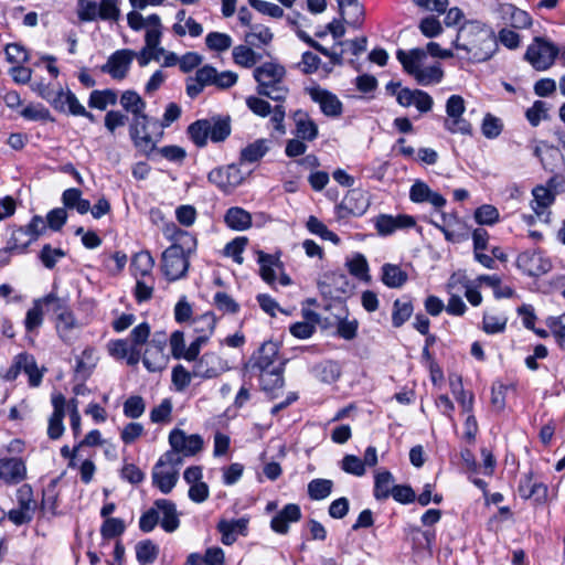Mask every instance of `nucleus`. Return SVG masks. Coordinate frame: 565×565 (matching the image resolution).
Wrapping results in <instances>:
<instances>
[{"label":"nucleus","instance_id":"f257e3e1","mask_svg":"<svg viewBox=\"0 0 565 565\" xmlns=\"http://www.w3.org/2000/svg\"><path fill=\"white\" fill-rule=\"evenodd\" d=\"M454 46L466 51L470 60L476 63L490 60L498 51L494 33L479 22H466L461 25Z\"/></svg>","mask_w":565,"mask_h":565},{"label":"nucleus","instance_id":"f03ea898","mask_svg":"<svg viewBox=\"0 0 565 565\" xmlns=\"http://www.w3.org/2000/svg\"><path fill=\"white\" fill-rule=\"evenodd\" d=\"M253 77L257 83L256 92L274 102H284L289 88L285 84L286 68L275 62H265L254 68Z\"/></svg>","mask_w":565,"mask_h":565},{"label":"nucleus","instance_id":"7ed1b4c3","mask_svg":"<svg viewBox=\"0 0 565 565\" xmlns=\"http://www.w3.org/2000/svg\"><path fill=\"white\" fill-rule=\"evenodd\" d=\"M237 81L238 75L235 72H218L214 66L205 64L199 67L193 76L185 79V92L191 99H195L207 86L225 90L233 87Z\"/></svg>","mask_w":565,"mask_h":565},{"label":"nucleus","instance_id":"20e7f679","mask_svg":"<svg viewBox=\"0 0 565 565\" xmlns=\"http://www.w3.org/2000/svg\"><path fill=\"white\" fill-rule=\"evenodd\" d=\"M231 118L228 116H213L199 119L188 127V134L193 143L203 148L210 139L212 142H222L231 135Z\"/></svg>","mask_w":565,"mask_h":565},{"label":"nucleus","instance_id":"39448f33","mask_svg":"<svg viewBox=\"0 0 565 565\" xmlns=\"http://www.w3.org/2000/svg\"><path fill=\"white\" fill-rule=\"evenodd\" d=\"M153 130H157L161 137L162 132L159 131V121L156 118L149 117L146 113L131 117L129 136L134 146L143 153H149L156 148L157 140L152 137Z\"/></svg>","mask_w":565,"mask_h":565},{"label":"nucleus","instance_id":"423d86ee","mask_svg":"<svg viewBox=\"0 0 565 565\" xmlns=\"http://www.w3.org/2000/svg\"><path fill=\"white\" fill-rule=\"evenodd\" d=\"M558 53L559 50L555 44L536 36L527 46L524 58L534 70L546 71L554 64Z\"/></svg>","mask_w":565,"mask_h":565},{"label":"nucleus","instance_id":"0eeeda50","mask_svg":"<svg viewBox=\"0 0 565 565\" xmlns=\"http://www.w3.org/2000/svg\"><path fill=\"white\" fill-rule=\"evenodd\" d=\"M179 247H168L161 257V268L166 278L170 281L182 279L190 267V258L182 255Z\"/></svg>","mask_w":565,"mask_h":565},{"label":"nucleus","instance_id":"6e6552de","mask_svg":"<svg viewBox=\"0 0 565 565\" xmlns=\"http://www.w3.org/2000/svg\"><path fill=\"white\" fill-rule=\"evenodd\" d=\"M245 177L237 164L215 168L207 174L209 182L216 185L224 193H231L241 185Z\"/></svg>","mask_w":565,"mask_h":565},{"label":"nucleus","instance_id":"1a4fd4ad","mask_svg":"<svg viewBox=\"0 0 565 565\" xmlns=\"http://www.w3.org/2000/svg\"><path fill=\"white\" fill-rule=\"evenodd\" d=\"M227 370L226 362L214 352H206L194 361L191 374L202 380L214 379Z\"/></svg>","mask_w":565,"mask_h":565},{"label":"nucleus","instance_id":"9d476101","mask_svg":"<svg viewBox=\"0 0 565 565\" xmlns=\"http://www.w3.org/2000/svg\"><path fill=\"white\" fill-rule=\"evenodd\" d=\"M278 352L279 347L276 342H264L250 358L247 367L257 371L275 370V366L284 367V363L278 360Z\"/></svg>","mask_w":565,"mask_h":565},{"label":"nucleus","instance_id":"9b49d317","mask_svg":"<svg viewBox=\"0 0 565 565\" xmlns=\"http://www.w3.org/2000/svg\"><path fill=\"white\" fill-rule=\"evenodd\" d=\"M169 444L184 457H190L201 451L203 439L198 434L186 435L182 429L174 428L169 434Z\"/></svg>","mask_w":565,"mask_h":565},{"label":"nucleus","instance_id":"f8f14e48","mask_svg":"<svg viewBox=\"0 0 565 565\" xmlns=\"http://www.w3.org/2000/svg\"><path fill=\"white\" fill-rule=\"evenodd\" d=\"M310 98L319 104L321 111L328 117H339L343 105L338 96L320 86L307 88Z\"/></svg>","mask_w":565,"mask_h":565},{"label":"nucleus","instance_id":"ddd939ff","mask_svg":"<svg viewBox=\"0 0 565 565\" xmlns=\"http://www.w3.org/2000/svg\"><path fill=\"white\" fill-rule=\"evenodd\" d=\"M166 342L167 339L164 333H156L146 349L142 362L150 372H158L164 367L166 355L163 350L166 348Z\"/></svg>","mask_w":565,"mask_h":565},{"label":"nucleus","instance_id":"4468645a","mask_svg":"<svg viewBox=\"0 0 565 565\" xmlns=\"http://www.w3.org/2000/svg\"><path fill=\"white\" fill-rule=\"evenodd\" d=\"M134 57V51L118 50L108 57L107 63L102 66V72L109 74L115 79H122L126 77Z\"/></svg>","mask_w":565,"mask_h":565},{"label":"nucleus","instance_id":"2eb2a0df","mask_svg":"<svg viewBox=\"0 0 565 565\" xmlns=\"http://www.w3.org/2000/svg\"><path fill=\"white\" fill-rule=\"evenodd\" d=\"M518 267L529 276H541L551 270L552 264L541 253L523 252L516 258Z\"/></svg>","mask_w":565,"mask_h":565},{"label":"nucleus","instance_id":"dca6fc26","mask_svg":"<svg viewBox=\"0 0 565 565\" xmlns=\"http://www.w3.org/2000/svg\"><path fill=\"white\" fill-rule=\"evenodd\" d=\"M415 218L405 214L397 216L380 214L374 223L377 233L382 236L391 235L397 230L411 228L415 226Z\"/></svg>","mask_w":565,"mask_h":565},{"label":"nucleus","instance_id":"f3484780","mask_svg":"<svg viewBox=\"0 0 565 565\" xmlns=\"http://www.w3.org/2000/svg\"><path fill=\"white\" fill-rule=\"evenodd\" d=\"M301 519L300 507L296 503L286 504L270 521V527L278 534H287L289 524Z\"/></svg>","mask_w":565,"mask_h":565},{"label":"nucleus","instance_id":"a211bd4d","mask_svg":"<svg viewBox=\"0 0 565 565\" xmlns=\"http://www.w3.org/2000/svg\"><path fill=\"white\" fill-rule=\"evenodd\" d=\"M248 520L245 518L235 520H221L216 529L221 533V542L224 545H232L238 535H247Z\"/></svg>","mask_w":565,"mask_h":565},{"label":"nucleus","instance_id":"6ab92c4d","mask_svg":"<svg viewBox=\"0 0 565 565\" xmlns=\"http://www.w3.org/2000/svg\"><path fill=\"white\" fill-rule=\"evenodd\" d=\"M152 484L160 490L161 493H170L179 480V471L172 470L166 466H159L157 462L152 469Z\"/></svg>","mask_w":565,"mask_h":565},{"label":"nucleus","instance_id":"aec40b11","mask_svg":"<svg viewBox=\"0 0 565 565\" xmlns=\"http://www.w3.org/2000/svg\"><path fill=\"white\" fill-rule=\"evenodd\" d=\"M26 475L24 462L19 458L0 459V479L6 483L15 484L21 482Z\"/></svg>","mask_w":565,"mask_h":565},{"label":"nucleus","instance_id":"412c9836","mask_svg":"<svg viewBox=\"0 0 565 565\" xmlns=\"http://www.w3.org/2000/svg\"><path fill=\"white\" fill-rule=\"evenodd\" d=\"M154 505L159 508L160 512L162 513V519L160 521L161 527L167 533L177 531L180 526V519L175 503L168 499H157L154 501Z\"/></svg>","mask_w":565,"mask_h":565},{"label":"nucleus","instance_id":"4be33fe9","mask_svg":"<svg viewBox=\"0 0 565 565\" xmlns=\"http://www.w3.org/2000/svg\"><path fill=\"white\" fill-rule=\"evenodd\" d=\"M396 57L403 65L404 71L415 77L420 68L422 61L426 57V52L419 47L412 49L408 52L398 50Z\"/></svg>","mask_w":565,"mask_h":565},{"label":"nucleus","instance_id":"5701e85b","mask_svg":"<svg viewBox=\"0 0 565 565\" xmlns=\"http://www.w3.org/2000/svg\"><path fill=\"white\" fill-rule=\"evenodd\" d=\"M224 222L234 231H245L252 226V215L243 207L233 206L226 211Z\"/></svg>","mask_w":565,"mask_h":565},{"label":"nucleus","instance_id":"b1692460","mask_svg":"<svg viewBox=\"0 0 565 565\" xmlns=\"http://www.w3.org/2000/svg\"><path fill=\"white\" fill-rule=\"evenodd\" d=\"M17 365L29 376L30 386L36 387L41 384L43 373L39 370L33 355L28 353L18 354Z\"/></svg>","mask_w":565,"mask_h":565},{"label":"nucleus","instance_id":"393cba45","mask_svg":"<svg viewBox=\"0 0 565 565\" xmlns=\"http://www.w3.org/2000/svg\"><path fill=\"white\" fill-rule=\"evenodd\" d=\"M296 136L301 140L312 141L318 136V126L307 113L298 110L295 113Z\"/></svg>","mask_w":565,"mask_h":565},{"label":"nucleus","instance_id":"a878e982","mask_svg":"<svg viewBox=\"0 0 565 565\" xmlns=\"http://www.w3.org/2000/svg\"><path fill=\"white\" fill-rule=\"evenodd\" d=\"M284 367L275 366V370L257 371L262 390L275 396V391L284 386Z\"/></svg>","mask_w":565,"mask_h":565},{"label":"nucleus","instance_id":"bb28decb","mask_svg":"<svg viewBox=\"0 0 565 565\" xmlns=\"http://www.w3.org/2000/svg\"><path fill=\"white\" fill-rule=\"evenodd\" d=\"M382 282L388 288H401L408 279V275L398 265L386 263L382 266Z\"/></svg>","mask_w":565,"mask_h":565},{"label":"nucleus","instance_id":"cd10ccee","mask_svg":"<svg viewBox=\"0 0 565 565\" xmlns=\"http://www.w3.org/2000/svg\"><path fill=\"white\" fill-rule=\"evenodd\" d=\"M533 201L531 207L537 216H541L545 209L551 206L555 201V193L544 185H536L532 190Z\"/></svg>","mask_w":565,"mask_h":565},{"label":"nucleus","instance_id":"c85d7f7f","mask_svg":"<svg viewBox=\"0 0 565 565\" xmlns=\"http://www.w3.org/2000/svg\"><path fill=\"white\" fill-rule=\"evenodd\" d=\"M62 202L66 209H75L79 214H86L90 210V202L82 198L81 190L66 189L62 194Z\"/></svg>","mask_w":565,"mask_h":565},{"label":"nucleus","instance_id":"c756f323","mask_svg":"<svg viewBox=\"0 0 565 565\" xmlns=\"http://www.w3.org/2000/svg\"><path fill=\"white\" fill-rule=\"evenodd\" d=\"M120 105L132 117L145 114L146 102L135 90H125L120 96Z\"/></svg>","mask_w":565,"mask_h":565},{"label":"nucleus","instance_id":"7c9ffc66","mask_svg":"<svg viewBox=\"0 0 565 565\" xmlns=\"http://www.w3.org/2000/svg\"><path fill=\"white\" fill-rule=\"evenodd\" d=\"M147 31L145 35L146 46L151 49H157L160 44L161 35H162V24L161 19L158 14L153 13L147 17Z\"/></svg>","mask_w":565,"mask_h":565},{"label":"nucleus","instance_id":"2f4dec72","mask_svg":"<svg viewBox=\"0 0 565 565\" xmlns=\"http://www.w3.org/2000/svg\"><path fill=\"white\" fill-rule=\"evenodd\" d=\"M154 266V259L151 256V254L147 250L139 252L135 254V256L131 259V271L132 274L138 277H145L150 275L152 271V268Z\"/></svg>","mask_w":565,"mask_h":565},{"label":"nucleus","instance_id":"473e14b6","mask_svg":"<svg viewBox=\"0 0 565 565\" xmlns=\"http://www.w3.org/2000/svg\"><path fill=\"white\" fill-rule=\"evenodd\" d=\"M136 558L140 565L152 564L159 555V546L151 540H143L136 544Z\"/></svg>","mask_w":565,"mask_h":565},{"label":"nucleus","instance_id":"72a5a7b5","mask_svg":"<svg viewBox=\"0 0 565 565\" xmlns=\"http://www.w3.org/2000/svg\"><path fill=\"white\" fill-rule=\"evenodd\" d=\"M233 60L235 64L250 68L262 58L260 54H257L252 47L247 45H237L232 51Z\"/></svg>","mask_w":565,"mask_h":565},{"label":"nucleus","instance_id":"f704fd0d","mask_svg":"<svg viewBox=\"0 0 565 565\" xmlns=\"http://www.w3.org/2000/svg\"><path fill=\"white\" fill-rule=\"evenodd\" d=\"M76 328H78V322L72 310L64 315L60 313V317L56 318V330L64 342H70L73 339V331Z\"/></svg>","mask_w":565,"mask_h":565},{"label":"nucleus","instance_id":"c9c22d12","mask_svg":"<svg viewBox=\"0 0 565 565\" xmlns=\"http://www.w3.org/2000/svg\"><path fill=\"white\" fill-rule=\"evenodd\" d=\"M268 151L266 140L258 139L253 143H249L241 151L239 162L241 163H253L260 160Z\"/></svg>","mask_w":565,"mask_h":565},{"label":"nucleus","instance_id":"e433bc0d","mask_svg":"<svg viewBox=\"0 0 565 565\" xmlns=\"http://www.w3.org/2000/svg\"><path fill=\"white\" fill-rule=\"evenodd\" d=\"M341 11V17H349L350 23H360L364 17V7L359 0H335Z\"/></svg>","mask_w":565,"mask_h":565},{"label":"nucleus","instance_id":"4c0bfd02","mask_svg":"<svg viewBox=\"0 0 565 565\" xmlns=\"http://www.w3.org/2000/svg\"><path fill=\"white\" fill-rule=\"evenodd\" d=\"M316 376L323 383H334L341 375V367L338 362L324 361L315 367Z\"/></svg>","mask_w":565,"mask_h":565},{"label":"nucleus","instance_id":"58836bf2","mask_svg":"<svg viewBox=\"0 0 565 565\" xmlns=\"http://www.w3.org/2000/svg\"><path fill=\"white\" fill-rule=\"evenodd\" d=\"M443 78L444 71L439 63H436L427 67H420L415 76L416 82L423 86L438 84L443 81Z\"/></svg>","mask_w":565,"mask_h":565},{"label":"nucleus","instance_id":"ea45409f","mask_svg":"<svg viewBox=\"0 0 565 565\" xmlns=\"http://www.w3.org/2000/svg\"><path fill=\"white\" fill-rule=\"evenodd\" d=\"M414 307L411 300L396 299L393 303L392 324L402 327L413 315Z\"/></svg>","mask_w":565,"mask_h":565},{"label":"nucleus","instance_id":"a19ab883","mask_svg":"<svg viewBox=\"0 0 565 565\" xmlns=\"http://www.w3.org/2000/svg\"><path fill=\"white\" fill-rule=\"evenodd\" d=\"M451 393L455 395L457 402L467 412L472 409L473 395L463 390L461 377L458 375L450 376Z\"/></svg>","mask_w":565,"mask_h":565},{"label":"nucleus","instance_id":"79ce46f5","mask_svg":"<svg viewBox=\"0 0 565 565\" xmlns=\"http://www.w3.org/2000/svg\"><path fill=\"white\" fill-rule=\"evenodd\" d=\"M360 196V190L353 189L350 190L347 195L343 198L340 204L335 206V213L338 218H347L349 216H361L362 209L353 206L351 201L354 200V196Z\"/></svg>","mask_w":565,"mask_h":565},{"label":"nucleus","instance_id":"37998d69","mask_svg":"<svg viewBox=\"0 0 565 565\" xmlns=\"http://www.w3.org/2000/svg\"><path fill=\"white\" fill-rule=\"evenodd\" d=\"M233 44L231 35L217 31L207 33L205 36V45L210 51L223 53Z\"/></svg>","mask_w":565,"mask_h":565},{"label":"nucleus","instance_id":"c03bdc74","mask_svg":"<svg viewBox=\"0 0 565 565\" xmlns=\"http://www.w3.org/2000/svg\"><path fill=\"white\" fill-rule=\"evenodd\" d=\"M170 247H179L178 249H181L182 255L190 258L196 249V238L186 231L177 230L174 232V243Z\"/></svg>","mask_w":565,"mask_h":565},{"label":"nucleus","instance_id":"a18cd8bd","mask_svg":"<svg viewBox=\"0 0 565 565\" xmlns=\"http://www.w3.org/2000/svg\"><path fill=\"white\" fill-rule=\"evenodd\" d=\"M306 226L310 233L320 236L324 241H330L335 245L340 243V237L313 215L308 217Z\"/></svg>","mask_w":565,"mask_h":565},{"label":"nucleus","instance_id":"49530a36","mask_svg":"<svg viewBox=\"0 0 565 565\" xmlns=\"http://www.w3.org/2000/svg\"><path fill=\"white\" fill-rule=\"evenodd\" d=\"M394 478L390 471H383L375 476L374 497L385 500L392 494Z\"/></svg>","mask_w":565,"mask_h":565},{"label":"nucleus","instance_id":"de8ad7c7","mask_svg":"<svg viewBox=\"0 0 565 565\" xmlns=\"http://www.w3.org/2000/svg\"><path fill=\"white\" fill-rule=\"evenodd\" d=\"M117 103V94L113 89L93 90L89 95L88 106L104 110L108 105Z\"/></svg>","mask_w":565,"mask_h":565},{"label":"nucleus","instance_id":"09e8293b","mask_svg":"<svg viewBox=\"0 0 565 565\" xmlns=\"http://www.w3.org/2000/svg\"><path fill=\"white\" fill-rule=\"evenodd\" d=\"M216 327L215 315L211 311L196 317L193 320V330L198 335H206L207 339L213 334Z\"/></svg>","mask_w":565,"mask_h":565},{"label":"nucleus","instance_id":"8fccbe9b","mask_svg":"<svg viewBox=\"0 0 565 565\" xmlns=\"http://www.w3.org/2000/svg\"><path fill=\"white\" fill-rule=\"evenodd\" d=\"M332 487L329 479H313L308 483V494L312 500H323L330 495Z\"/></svg>","mask_w":565,"mask_h":565},{"label":"nucleus","instance_id":"3c124183","mask_svg":"<svg viewBox=\"0 0 565 565\" xmlns=\"http://www.w3.org/2000/svg\"><path fill=\"white\" fill-rule=\"evenodd\" d=\"M66 256V252L62 248H53L50 244H45L40 250L39 258L43 266L53 269L56 263Z\"/></svg>","mask_w":565,"mask_h":565},{"label":"nucleus","instance_id":"603ef678","mask_svg":"<svg viewBox=\"0 0 565 565\" xmlns=\"http://www.w3.org/2000/svg\"><path fill=\"white\" fill-rule=\"evenodd\" d=\"M77 17L82 22H90L99 19L98 3L93 0H78Z\"/></svg>","mask_w":565,"mask_h":565},{"label":"nucleus","instance_id":"864d4df0","mask_svg":"<svg viewBox=\"0 0 565 565\" xmlns=\"http://www.w3.org/2000/svg\"><path fill=\"white\" fill-rule=\"evenodd\" d=\"M507 13L510 15L509 21L514 29H527L532 25L531 15L512 4L508 6Z\"/></svg>","mask_w":565,"mask_h":565},{"label":"nucleus","instance_id":"5fc2aeb1","mask_svg":"<svg viewBox=\"0 0 565 565\" xmlns=\"http://www.w3.org/2000/svg\"><path fill=\"white\" fill-rule=\"evenodd\" d=\"M32 243L33 241L22 226L14 227L8 241L10 248L18 253H23Z\"/></svg>","mask_w":565,"mask_h":565},{"label":"nucleus","instance_id":"6e6d98bb","mask_svg":"<svg viewBox=\"0 0 565 565\" xmlns=\"http://www.w3.org/2000/svg\"><path fill=\"white\" fill-rule=\"evenodd\" d=\"M475 220L480 225H493L499 221V211L494 205L483 204L476 209Z\"/></svg>","mask_w":565,"mask_h":565},{"label":"nucleus","instance_id":"4d7b16f0","mask_svg":"<svg viewBox=\"0 0 565 565\" xmlns=\"http://www.w3.org/2000/svg\"><path fill=\"white\" fill-rule=\"evenodd\" d=\"M125 529L126 525L121 519L107 518L100 527V534L103 539L109 540L120 536L125 532Z\"/></svg>","mask_w":565,"mask_h":565},{"label":"nucleus","instance_id":"13d9d810","mask_svg":"<svg viewBox=\"0 0 565 565\" xmlns=\"http://www.w3.org/2000/svg\"><path fill=\"white\" fill-rule=\"evenodd\" d=\"M41 303V299L35 300L32 308H30L26 312L24 326L28 332L34 331L43 323V311Z\"/></svg>","mask_w":565,"mask_h":565},{"label":"nucleus","instance_id":"bf43d9fd","mask_svg":"<svg viewBox=\"0 0 565 565\" xmlns=\"http://www.w3.org/2000/svg\"><path fill=\"white\" fill-rule=\"evenodd\" d=\"M525 117L533 127L539 126L542 120L548 118L547 104L542 100H535L532 107L526 110Z\"/></svg>","mask_w":565,"mask_h":565},{"label":"nucleus","instance_id":"052dcab7","mask_svg":"<svg viewBox=\"0 0 565 565\" xmlns=\"http://www.w3.org/2000/svg\"><path fill=\"white\" fill-rule=\"evenodd\" d=\"M146 409V403L139 395L128 397L124 403V415L128 418H139Z\"/></svg>","mask_w":565,"mask_h":565},{"label":"nucleus","instance_id":"680f3d73","mask_svg":"<svg viewBox=\"0 0 565 565\" xmlns=\"http://www.w3.org/2000/svg\"><path fill=\"white\" fill-rule=\"evenodd\" d=\"M119 0H100L98 3L99 19L118 21L120 17Z\"/></svg>","mask_w":565,"mask_h":565},{"label":"nucleus","instance_id":"e2e57ef3","mask_svg":"<svg viewBox=\"0 0 565 565\" xmlns=\"http://www.w3.org/2000/svg\"><path fill=\"white\" fill-rule=\"evenodd\" d=\"M94 366H95L94 350L90 348H87L82 352L81 356H78L76 359L75 372L85 379L90 374Z\"/></svg>","mask_w":565,"mask_h":565},{"label":"nucleus","instance_id":"0e129e2a","mask_svg":"<svg viewBox=\"0 0 565 565\" xmlns=\"http://www.w3.org/2000/svg\"><path fill=\"white\" fill-rule=\"evenodd\" d=\"M503 129V124L501 119L498 117H494L491 114H487L483 117L482 125H481V131L482 135L488 139H494L497 138Z\"/></svg>","mask_w":565,"mask_h":565},{"label":"nucleus","instance_id":"69168bd1","mask_svg":"<svg viewBox=\"0 0 565 565\" xmlns=\"http://www.w3.org/2000/svg\"><path fill=\"white\" fill-rule=\"evenodd\" d=\"M193 374L188 371L183 365L178 364L172 369V383L178 392H183L191 383Z\"/></svg>","mask_w":565,"mask_h":565},{"label":"nucleus","instance_id":"338daca9","mask_svg":"<svg viewBox=\"0 0 565 565\" xmlns=\"http://www.w3.org/2000/svg\"><path fill=\"white\" fill-rule=\"evenodd\" d=\"M258 263L260 266L262 278L266 282L273 284L276 279L275 270L273 268V266L275 265L274 256L266 254L264 252H258Z\"/></svg>","mask_w":565,"mask_h":565},{"label":"nucleus","instance_id":"774afa93","mask_svg":"<svg viewBox=\"0 0 565 565\" xmlns=\"http://www.w3.org/2000/svg\"><path fill=\"white\" fill-rule=\"evenodd\" d=\"M20 115L28 119L33 121H47L52 120L50 110L42 106V105H28L24 107Z\"/></svg>","mask_w":565,"mask_h":565}]
</instances>
